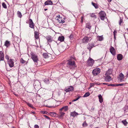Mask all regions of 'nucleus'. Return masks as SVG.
<instances>
[{
    "mask_svg": "<svg viewBox=\"0 0 128 128\" xmlns=\"http://www.w3.org/2000/svg\"><path fill=\"white\" fill-rule=\"evenodd\" d=\"M31 58L34 62L35 64H38V62L39 60L37 55L34 53L31 52L30 53Z\"/></svg>",
    "mask_w": 128,
    "mask_h": 128,
    "instance_id": "f257e3e1",
    "label": "nucleus"
},
{
    "mask_svg": "<svg viewBox=\"0 0 128 128\" xmlns=\"http://www.w3.org/2000/svg\"><path fill=\"white\" fill-rule=\"evenodd\" d=\"M68 64L69 66V67L70 68H73L76 67L75 66V62L74 61H72L70 60H68Z\"/></svg>",
    "mask_w": 128,
    "mask_h": 128,
    "instance_id": "f03ea898",
    "label": "nucleus"
},
{
    "mask_svg": "<svg viewBox=\"0 0 128 128\" xmlns=\"http://www.w3.org/2000/svg\"><path fill=\"white\" fill-rule=\"evenodd\" d=\"M100 72V70L98 68H96L94 69L92 71V74L94 76H96Z\"/></svg>",
    "mask_w": 128,
    "mask_h": 128,
    "instance_id": "7ed1b4c3",
    "label": "nucleus"
},
{
    "mask_svg": "<svg viewBox=\"0 0 128 128\" xmlns=\"http://www.w3.org/2000/svg\"><path fill=\"white\" fill-rule=\"evenodd\" d=\"M100 19L102 20H104L106 17V14L105 12L103 11L100 12L99 13Z\"/></svg>",
    "mask_w": 128,
    "mask_h": 128,
    "instance_id": "20e7f679",
    "label": "nucleus"
},
{
    "mask_svg": "<svg viewBox=\"0 0 128 128\" xmlns=\"http://www.w3.org/2000/svg\"><path fill=\"white\" fill-rule=\"evenodd\" d=\"M94 63V60L91 58H89L88 60V64L89 66H92Z\"/></svg>",
    "mask_w": 128,
    "mask_h": 128,
    "instance_id": "39448f33",
    "label": "nucleus"
},
{
    "mask_svg": "<svg viewBox=\"0 0 128 128\" xmlns=\"http://www.w3.org/2000/svg\"><path fill=\"white\" fill-rule=\"evenodd\" d=\"M105 80L107 82H110L112 80V78L109 75L105 74L104 76Z\"/></svg>",
    "mask_w": 128,
    "mask_h": 128,
    "instance_id": "423d86ee",
    "label": "nucleus"
},
{
    "mask_svg": "<svg viewBox=\"0 0 128 128\" xmlns=\"http://www.w3.org/2000/svg\"><path fill=\"white\" fill-rule=\"evenodd\" d=\"M40 82L38 80H36L34 83V88H37L40 86Z\"/></svg>",
    "mask_w": 128,
    "mask_h": 128,
    "instance_id": "0eeeda50",
    "label": "nucleus"
},
{
    "mask_svg": "<svg viewBox=\"0 0 128 128\" xmlns=\"http://www.w3.org/2000/svg\"><path fill=\"white\" fill-rule=\"evenodd\" d=\"M29 27L32 28H34V24L33 23L32 20L30 19L29 20Z\"/></svg>",
    "mask_w": 128,
    "mask_h": 128,
    "instance_id": "6e6552de",
    "label": "nucleus"
},
{
    "mask_svg": "<svg viewBox=\"0 0 128 128\" xmlns=\"http://www.w3.org/2000/svg\"><path fill=\"white\" fill-rule=\"evenodd\" d=\"M46 38L48 42L50 43L52 41L54 42V41L53 40L52 38H51L50 36H46Z\"/></svg>",
    "mask_w": 128,
    "mask_h": 128,
    "instance_id": "1a4fd4ad",
    "label": "nucleus"
},
{
    "mask_svg": "<svg viewBox=\"0 0 128 128\" xmlns=\"http://www.w3.org/2000/svg\"><path fill=\"white\" fill-rule=\"evenodd\" d=\"M119 79L121 82L124 81V75L122 73H121L119 75Z\"/></svg>",
    "mask_w": 128,
    "mask_h": 128,
    "instance_id": "9d476101",
    "label": "nucleus"
},
{
    "mask_svg": "<svg viewBox=\"0 0 128 128\" xmlns=\"http://www.w3.org/2000/svg\"><path fill=\"white\" fill-rule=\"evenodd\" d=\"M74 88L72 86H70L68 88L65 89V91L66 92H68L73 90Z\"/></svg>",
    "mask_w": 128,
    "mask_h": 128,
    "instance_id": "9b49d317",
    "label": "nucleus"
},
{
    "mask_svg": "<svg viewBox=\"0 0 128 128\" xmlns=\"http://www.w3.org/2000/svg\"><path fill=\"white\" fill-rule=\"evenodd\" d=\"M110 52L113 55H114L115 54V50L114 48L112 47L111 46L110 48Z\"/></svg>",
    "mask_w": 128,
    "mask_h": 128,
    "instance_id": "f8f14e48",
    "label": "nucleus"
},
{
    "mask_svg": "<svg viewBox=\"0 0 128 128\" xmlns=\"http://www.w3.org/2000/svg\"><path fill=\"white\" fill-rule=\"evenodd\" d=\"M8 63L10 67L12 68L14 66V63L12 60H10L8 61Z\"/></svg>",
    "mask_w": 128,
    "mask_h": 128,
    "instance_id": "ddd939ff",
    "label": "nucleus"
},
{
    "mask_svg": "<svg viewBox=\"0 0 128 128\" xmlns=\"http://www.w3.org/2000/svg\"><path fill=\"white\" fill-rule=\"evenodd\" d=\"M89 40V38L87 36H85L82 39V42H87Z\"/></svg>",
    "mask_w": 128,
    "mask_h": 128,
    "instance_id": "4468645a",
    "label": "nucleus"
},
{
    "mask_svg": "<svg viewBox=\"0 0 128 128\" xmlns=\"http://www.w3.org/2000/svg\"><path fill=\"white\" fill-rule=\"evenodd\" d=\"M4 59V54L3 52L0 51V61L3 60Z\"/></svg>",
    "mask_w": 128,
    "mask_h": 128,
    "instance_id": "2eb2a0df",
    "label": "nucleus"
},
{
    "mask_svg": "<svg viewBox=\"0 0 128 128\" xmlns=\"http://www.w3.org/2000/svg\"><path fill=\"white\" fill-rule=\"evenodd\" d=\"M68 107L67 106H64L62 107L61 108L60 110V111L64 110L65 111H66L68 110Z\"/></svg>",
    "mask_w": 128,
    "mask_h": 128,
    "instance_id": "dca6fc26",
    "label": "nucleus"
},
{
    "mask_svg": "<svg viewBox=\"0 0 128 128\" xmlns=\"http://www.w3.org/2000/svg\"><path fill=\"white\" fill-rule=\"evenodd\" d=\"M112 70L111 69H109L106 72V73L105 74L106 75H110L112 74Z\"/></svg>",
    "mask_w": 128,
    "mask_h": 128,
    "instance_id": "f3484780",
    "label": "nucleus"
},
{
    "mask_svg": "<svg viewBox=\"0 0 128 128\" xmlns=\"http://www.w3.org/2000/svg\"><path fill=\"white\" fill-rule=\"evenodd\" d=\"M45 5H52V2L50 0H48L44 3Z\"/></svg>",
    "mask_w": 128,
    "mask_h": 128,
    "instance_id": "a211bd4d",
    "label": "nucleus"
},
{
    "mask_svg": "<svg viewBox=\"0 0 128 128\" xmlns=\"http://www.w3.org/2000/svg\"><path fill=\"white\" fill-rule=\"evenodd\" d=\"M122 56L121 54H118L117 56V58L118 60H121L122 58Z\"/></svg>",
    "mask_w": 128,
    "mask_h": 128,
    "instance_id": "6ab92c4d",
    "label": "nucleus"
},
{
    "mask_svg": "<svg viewBox=\"0 0 128 128\" xmlns=\"http://www.w3.org/2000/svg\"><path fill=\"white\" fill-rule=\"evenodd\" d=\"M98 98L99 99V102L100 103H102L103 101V99L102 96L101 94H99L98 96Z\"/></svg>",
    "mask_w": 128,
    "mask_h": 128,
    "instance_id": "aec40b11",
    "label": "nucleus"
},
{
    "mask_svg": "<svg viewBox=\"0 0 128 128\" xmlns=\"http://www.w3.org/2000/svg\"><path fill=\"white\" fill-rule=\"evenodd\" d=\"M78 114V113L75 112H71L70 113V116L73 117H75Z\"/></svg>",
    "mask_w": 128,
    "mask_h": 128,
    "instance_id": "412c9836",
    "label": "nucleus"
},
{
    "mask_svg": "<svg viewBox=\"0 0 128 128\" xmlns=\"http://www.w3.org/2000/svg\"><path fill=\"white\" fill-rule=\"evenodd\" d=\"M94 46V45L93 44H89L88 46V48L90 50Z\"/></svg>",
    "mask_w": 128,
    "mask_h": 128,
    "instance_id": "4be33fe9",
    "label": "nucleus"
},
{
    "mask_svg": "<svg viewBox=\"0 0 128 128\" xmlns=\"http://www.w3.org/2000/svg\"><path fill=\"white\" fill-rule=\"evenodd\" d=\"M97 38L98 40L100 41L104 39V38L102 35L101 36H97Z\"/></svg>",
    "mask_w": 128,
    "mask_h": 128,
    "instance_id": "5701e85b",
    "label": "nucleus"
},
{
    "mask_svg": "<svg viewBox=\"0 0 128 128\" xmlns=\"http://www.w3.org/2000/svg\"><path fill=\"white\" fill-rule=\"evenodd\" d=\"M64 37L62 36H60L58 38V40L61 42H62L64 41Z\"/></svg>",
    "mask_w": 128,
    "mask_h": 128,
    "instance_id": "b1692460",
    "label": "nucleus"
},
{
    "mask_svg": "<svg viewBox=\"0 0 128 128\" xmlns=\"http://www.w3.org/2000/svg\"><path fill=\"white\" fill-rule=\"evenodd\" d=\"M92 4L96 8H98V6L96 4L94 3L93 2H92Z\"/></svg>",
    "mask_w": 128,
    "mask_h": 128,
    "instance_id": "393cba45",
    "label": "nucleus"
},
{
    "mask_svg": "<svg viewBox=\"0 0 128 128\" xmlns=\"http://www.w3.org/2000/svg\"><path fill=\"white\" fill-rule=\"evenodd\" d=\"M90 16L92 18H96V16L94 13H92L90 14Z\"/></svg>",
    "mask_w": 128,
    "mask_h": 128,
    "instance_id": "a878e982",
    "label": "nucleus"
},
{
    "mask_svg": "<svg viewBox=\"0 0 128 128\" xmlns=\"http://www.w3.org/2000/svg\"><path fill=\"white\" fill-rule=\"evenodd\" d=\"M34 37L36 40H38L39 39V35L37 33L35 32H34Z\"/></svg>",
    "mask_w": 128,
    "mask_h": 128,
    "instance_id": "bb28decb",
    "label": "nucleus"
},
{
    "mask_svg": "<svg viewBox=\"0 0 128 128\" xmlns=\"http://www.w3.org/2000/svg\"><path fill=\"white\" fill-rule=\"evenodd\" d=\"M10 44V42L9 41L6 40L5 43L4 45L6 47H8Z\"/></svg>",
    "mask_w": 128,
    "mask_h": 128,
    "instance_id": "cd10ccee",
    "label": "nucleus"
},
{
    "mask_svg": "<svg viewBox=\"0 0 128 128\" xmlns=\"http://www.w3.org/2000/svg\"><path fill=\"white\" fill-rule=\"evenodd\" d=\"M122 122L123 124L125 126H126L127 125L128 123L126 122V120H124L122 121Z\"/></svg>",
    "mask_w": 128,
    "mask_h": 128,
    "instance_id": "c85d7f7f",
    "label": "nucleus"
},
{
    "mask_svg": "<svg viewBox=\"0 0 128 128\" xmlns=\"http://www.w3.org/2000/svg\"><path fill=\"white\" fill-rule=\"evenodd\" d=\"M60 113L59 114V117H62L64 116L65 113L63 112H62L61 111H60Z\"/></svg>",
    "mask_w": 128,
    "mask_h": 128,
    "instance_id": "c756f323",
    "label": "nucleus"
},
{
    "mask_svg": "<svg viewBox=\"0 0 128 128\" xmlns=\"http://www.w3.org/2000/svg\"><path fill=\"white\" fill-rule=\"evenodd\" d=\"M17 14L18 16L20 18H21L22 16V15L21 12L19 11H18L17 12Z\"/></svg>",
    "mask_w": 128,
    "mask_h": 128,
    "instance_id": "7c9ffc66",
    "label": "nucleus"
},
{
    "mask_svg": "<svg viewBox=\"0 0 128 128\" xmlns=\"http://www.w3.org/2000/svg\"><path fill=\"white\" fill-rule=\"evenodd\" d=\"M30 107L32 108L33 109L35 108L31 104H30L28 103H26Z\"/></svg>",
    "mask_w": 128,
    "mask_h": 128,
    "instance_id": "2f4dec72",
    "label": "nucleus"
},
{
    "mask_svg": "<svg viewBox=\"0 0 128 128\" xmlns=\"http://www.w3.org/2000/svg\"><path fill=\"white\" fill-rule=\"evenodd\" d=\"M44 82L46 84H48L49 83V82L48 79H45L44 80Z\"/></svg>",
    "mask_w": 128,
    "mask_h": 128,
    "instance_id": "473e14b6",
    "label": "nucleus"
},
{
    "mask_svg": "<svg viewBox=\"0 0 128 128\" xmlns=\"http://www.w3.org/2000/svg\"><path fill=\"white\" fill-rule=\"evenodd\" d=\"M50 115L52 116H56V114L54 112H51L50 113Z\"/></svg>",
    "mask_w": 128,
    "mask_h": 128,
    "instance_id": "72a5a7b5",
    "label": "nucleus"
},
{
    "mask_svg": "<svg viewBox=\"0 0 128 128\" xmlns=\"http://www.w3.org/2000/svg\"><path fill=\"white\" fill-rule=\"evenodd\" d=\"M90 95V94L89 92H87L85 93L83 96L84 97H85L89 96Z\"/></svg>",
    "mask_w": 128,
    "mask_h": 128,
    "instance_id": "f704fd0d",
    "label": "nucleus"
},
{
    "mask_svg": "<svg viewBox=\"0 0 128 128\" xmlns=\"http://www.w3.org/2000/svg\"><path fill=\"white\" fill-rule=\"evenodd\" d=\"M43 55L44 57L45 58H47L48 57V55L46 53H44Z\"/></svg>",
    "mask_w": 128,
    "mask_h": 128,
    "instance_id": "c9c22d12",
    "label": "nucleus"
},
{
    "mask_svg": "<svg viewBox=\"0 0 128 128\" xmlns=\"http://www.w3.org/2000/svg\"><path fill=\"white\" fill-rule=\"evenodd\" d=\"M2 6L4 8H7L6 5L4 2L2 3Z\"/></svg>",
    "mask_w": 128,
    "mask_h": 128,
    "instance_id": "e433bc0d",
    "label": "nucleus"
},
{
    "mask_svg": "<svg viewBox=\"0 0 128 128\" xmlns=\"http://www.w3.org/2000/svg\"><path fill=\"white\" fill-rule=\"evenodd\" d=\"M87 124L86 122H84L82 124V126L83 127H86L87 126Z\"/></svg>",
    "mask_w": 128,
    "mask_h": 128,
    "instance_id": "4c0bfd02",
    "label": "nucleus"
},
{
    "mask_svg": "<svg viewBox=\"0 0 128 128\" xmlns=\"http://www.w3.org/2000/svg\"><path fill=\"white\" fill-rule=\"evenodd\" d=\"M20 62L21 63L23 64H25L26 62V61L24 60L22 58L21 59Z\"/></svg>",
    "mask_w": 128,
    "mask_h": 128,
    "instance_id": "58836bf2",
    "label": "nucleus"
},
{
    "mask_svg": "<svg viewBox=\"0 0 128 128\" xmlns=\"http://www.w3.org/2000/svg\"><path fill=\"white\" fill-rule=\"evenodd\" d=\"M123 22V20L121 18H120V20L119 22V24L120 25H121V24Z\"/></svg>",
    "mask_w": 128,
    "mask_h": 128,
    "instance_id": "ea45409f",
    "label": "nucleus"
},
{
    "mask_svg": "<svg viewBox=\"0 0 128 128\" xmlns=\"http://www.w3.org/2000/svg\"><path fill=\"white\" fill-rule=\"evenodd\" d=\"M64 20L63 19H62V18H61L60 23L63 24V23H64Z\"/></svg>",
    "mask_w": 128,
    "mask_h": 128,
    "instance_id": "a19ab883",
    "label": "nucleus"
},
{
    "mask_svg": "<svg viewBox=\"0 0 128 128\" xmlns=\"http://www.w3.org/2000/svg\"><path fill=\"white\" fill-rule=\"evenodd\" d=\"M86 27L88 29H90L91 28V26L89 25L88 24H87L86 25Z\"/></svg>",
    "mask_w": 128,
    "mask_h": 128,
    "instance_id": "79ce46f5",
    "label": "nucleus"
},
{
    "mask_svg": "<svg viewBox=\"0 0 128 128\" xmlns=\"http://www.w3.org/2000/svg\"><path fill=\"white\" fill-rule=\"evenodd\" d=\"M61 18H58L57 19V21L60 23Z\"/></svg>",
    "mask_w": 128,
    "mask_h": 128,
    "instance_id": "37998d69",
    "label": "nucleus"
},
{
    "mask_svg": "<svg viewBox=\"0 0 128 128\" xmlns=\"http://www.w3.org/2000/svg\"><path fill=\"white\" fill-rule=\"evenodd\" d=\"M124 85V84L123 83H122L121 84H116V86H122L123 85Z\"/></svg>",
    "mask_w": 128,
    "mask_h": 128,
    "instance_id": "c03bdc74",
    "label": "nucleus"
},
{
    "mask_svg": "<svg viewBox=\"0 0 128 128\" xmlns=\"http://www.w3.org/2000/svg\"><path fill=\"white\" fill-rule=\"evenodd\" d=\"M117 32L116 30H114L113 32L114 34V38H115L116 34L117 33Z\"/></svg>",
    "mask_w": 128,
    "mask_h": 128,
    "instance_id": "a18cd8bd",
    "label": "nucleus"
},
{
    "mask_svg": "<svg viewBox=\"0 0 128 128\" xmlns=\"http://www.w3.org/2000/svg\"><path fill=\"white\" fill-rule=\"evenodd\" d=\"M44 117L45 118H46L48 119V120L50 119V118L44 115Z\"/></svg>",
    "mask_w": 128,
    "mask_h": 128,
    "instance_id": "49530a36",
    "label": "nucleus"
},
{
    "mask_svg": "<svg viewBox=\"0 0 128 128\" xmlns=\"http://www.w3.org/2000/svg\"><path fill=\"white\" fill-rule=\"evenodd\" d=\"M109 86H116V84H109L108 85Z\"/></svg>",
    "mask_w": 128,
    "mask_h": 128,
    "instance_id": "de8ad7c7",
    "label": "nucleus"
},
{
    "mask_svg": "<svg viewBox=\"0 0 128 128\" xmlns=\"http://www.w3.org/2000/svg\"><path fill=\"white\" fill-rule=\"evenodd\" d=\"M79 98H80V97H78V98H76V99H74V100H73L72 101V102L76 101L78 100Z\"/></svg>",
    "mask_w": 128,
    "mask_h": 128,
    "instance_id": "09e8293b",
    "label": "nucleus"
},
{
    "mask_svg": "<svg viewBox=\"0 0 128 128\" xmlns=\"http://www.w3.org/2000/svg\"><path fill=\"white\" fill-rule=\"evenodd\" d=\"M34 128H39L37 124H36L34 126Z\"/></svg>",
    "mask_w": 128,
    "mask_h": 128,
    "instance_id": "8fccbe9b",
    "label": "nucleus"
},
{
    "mask_svg": "<svg viewBox=\"0 0 128 128\" xmlns=\"http://www.w3.org/2000/svg\"><path fill=\"white\" fill-rule=\"evenodd\" d=\"M5 58H6L7 60H8L9 59L8 56V55H6V56H5Z\"/></svg>",
    "mask_w": 128,
    "mask_h": 128,
    "instance_id": "3c124183",
    "label": "nucleus"
},
{
    "mask_svg": "<svg viewBox=\"0 0 128 128\" xmlns=\"http://www.w3.org/2000/svg\"><path fill=\"white\" fill-rule=\"evenodd\" d=\"M126 76L127 78L128 77V72H127V74Z\"/></svg>",
    "mask_w": 128,
    "mask_h": 128,
    "instance_id": "603ef678",
    "label": "nucleus"
},
{
    "mask_svg": "<svg viewBox=\"0 0 128 128\" xmlns=\"http://www.w3.org/2000/svg\"><path fill=\"white\" fill-rule=\"evenodd\" d=\"M83 16H82V18H81V20H82V19H83Z\"/></svg>",
    "mask_w": 128,
    "mask_h": 128,
    "instance_id": "864d4df0",
    "label": "nucleus"
},
{
    "mask_svg": "<svg viewBox=\"0 0 128 128\" xmlns=\"http://www.w3.org/2000/svg\"><path fill=\"white\" fill-rule=\"evenodd\" d=\"M109 2H110L112 0H107Z\"/></svg>",
    "mask_w": 128,
    "mask_h": 128,
    "instance_id": "5fc2aeb1",
    "label": "nucleus"
},
{
    "mask_svg": "<svg viewBox=\"0 0 128 128\" xmlns=\"http://www.w3.org/2000/svg\"><path fill=\"white\" fill-rule=\"evenodd\" d=\"M72 104V102H70L69 103V104Z\"/></svg>",
    "mask_w": 128,
    "mask_h": 128,
    "instance_id": "6e6d98bb",
    "label": "nucleus"
},
{
    "mask_svg": "<svg viewBox=\"0 0 128 128\" xmlns=\"http://www.w3.org/2000/svg\"><path fill=\"white\" fill-rule=\"evenodd\" d=\"M47 10V9H45L44 10L45 11H46Z\"/></svg>",
    "mask_w": 128,
    "mask_h": 128,
    "instance_id": "4d7b16f0",
    "label": "nucleus"
},
{
    "mask_svg": "<svg viewBox=\"0 0 128 128\" xmlns=\"http://www.w3.org/2000/svg\"><path fill=\"white\" fill-rule=\"evenodd\" d=\"M70 38H72V36L71 35L70 36Z\"/></svg>",
    "mask_w": 128,
    "mask_h": 128,
    "instance_id": "13d9d810",
    "label": "nucleus"
},
{
    "mask_svg": "<svg viewBox=\"0 0 128 128\" xmlns=\"http://www.w3.org/2000/svg\"><path fill=\"white\" fill-rule=\"evenodd\" d=\"M96 84H98V85H99L100 84L97 83Z\"/></svg>",
    "mask_w": 128,
    "mask_h": 128,
    "instance_id": "bf43d9fd",
    "label": "nucleus"
},
{
    "mask_svg": "<svg viewBox=\"0 0 128 128\" xmlns=\"http://www.w3.org/2000/svg\"><path fill=\"white\" fill-rule=\"evenodd\" d=\"M32 113H33V114H34L35 112H33Z\"/></svg>",
    "mask_w": 128,
    "mask_h": 128,
    "instance_id": "052dcab7",
    "label": "nucleus"
},
{
    "mask_svg": "<svg viewBox=\"0 0 128 128\" xmlns=\"http://www.w3.org/2000/svg\"><path fill=\"white\" fill-rule=\"evenodd\" d=\"M127 30L128 32V28L127 29Z\"/></svg>",
    "mask_w": 128,
    "mask_h": 128,
    "instance_id": "680f3d73",
    "label": "nucleus"
},
{
    "mask_svg": "<svg viewBox=\"0 0 128 128\" xmlns=\"http://www.w3.org/2000/svg\"><path fill=\"white\" fill-rule=\"evenodd\" d=\"M106 84V83H103V84Z\"/></svg>",
    "mask_w": 128,
    "mask_h": 128,
    "instance_id": "e2e57ef3",
    "label": "nucleus"
}]
</instances>
